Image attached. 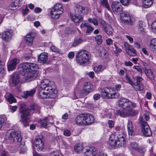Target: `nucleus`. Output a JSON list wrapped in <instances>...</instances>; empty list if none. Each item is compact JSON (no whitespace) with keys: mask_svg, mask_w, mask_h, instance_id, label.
Instances as JSON below:
<instances>
[{"mask_svg":"<svg viewBox=\"0 0 156 156\" xmlns=\"http://www.w3.org/2000/svg\"><path fill=\"white\" fill-rule=\"evenodd\" d=\"M38 97L40 99L55 98L58 94L54 82L48 79L41 81L40 87H38Z\"/></svg>","mask_w":156,"mask_h":156,"instance_id":"nucleus-1","label":"nucleus"},{"mask_svg":"<svg viewBox=\"0 0 156 156\" xmlns=\"http://www.w3.org/2000/svg\"><path fill=\"white\" fill-rule=\"evenodd\" d=\"M40 111V107L37 105L32 104L27 108L25 104H21L19 108L21 118L20 122L25 127L28 126L29 125V116L33 113H39Z\"/></svg>","mask_w":156,"mask_h":156,"instance_id":"nucleus-2","label":"nucleus"},{"mask_svg":"<svg viewBox=\"0 0 156 156\" xmlns=\"http://www.w3.org/2000/svg\"><path fill=\"white\" fill-rule=\"evenodd\" d=\"M37 67V66L33 63H23L21 64L20 73L22 75L25 76L26 80L30 81L37 78V73L35 69Z\"/></svg>","mask_w":156,"mask_h":156,"instance_id":"nucleus-3","label":"nucleus"},{"mask_svg":"<svg viewBox=\"0 0 156 156\" xmlns=\"http://www.w3.org/2000/svg\"><path fill=\"white\" fill-rule=\"evenodd\" d=\"M126 135L122 132H116L111 135L109 145L114 148L123 147L126 144Z\"/></svg>","mask_w":156,"mask_h":156,"instance_id":"nucleus-4","label":"nucleus"},{"mask_svg":"<svg viewBox=\"0 0 156 156\" xmlns=\"http://www.w3.org/2000/svg\"><path fill=\"white\" fill-rule=\"evenodd\" d=\"M90 57V53L85 50L80 51L76 55V62L81 65H85L89 61Z\"/></svg>","mask_w":156,"mask_h":156,"instance_id":"nucleus-5","label":"nucleus"},{"mask_svg":"<svg viewBox=\"0 0 156 156\" xmlns=\"http://www.w3.org/2000/svg\"><path fill=\"white\" fill-rule=\"evenodd\" d=\"M130 107L127 109L124 110H117L116 112L118 115L124 118L129 117H133L137 115L138 111L137 110L132 108Z\"/></svg>","mask_w":156,"mask_h":156,"instance_id":"nucleus-6","label":"nucleus"},{"mask_svg":"<svg viewBox=\"0 0 156 156\" xmlns=\"http://www.w3.org/2000/svg\"><path fill=\"white\" fill-rule=\"evenodd\" d=\"M5 139L8 142L12 140L20 143L22 140L20 132L12 131L10 133L8 132L5 136Z\"/></svg>","mask_w":156,"mask_h":156,"instance_id":"nucleus-7","label":"nucleus"},{"mask_svg":"<svg viewBox=\"0 0 156 156\" xmlns=\"http://www.w3.org/2000/svg\"><path fill=\"white\" fill-rule=\"evenodd\" d=\"M118 103L119 106L122 108L119 110H126V109L130 107L135 108L136 106L135 103L132 102L128 99L124 98H120L118 101Z\"/></svg>","mask_w":156,"mask_h":156,"instance_id":"nucleus-8","label":"nucleus"},{"mask_svg":"<svg viewBox=\"0 0 156 156\" xmlns=\"http://www.w3.org/2000/svg\"><path fill=\"white\" fill-rule=\"evenodd\" d=\"M114 88L109 87H105L101 91L102 97L106 99L114 98H115L116 93L115 90Z\"/></svg>","mask_w":156,"mask_h":156,"instance_id":"nucleus-9","label":"nucleus"},{"mask_svg":"<svg viewBox=\"0 0 156 156\" xmlns=\"http://www.w3.org/2000/svg\"><path fill=\"white\" fill-rule=\"evenodd\" d=\"M140 123L142 128V132L146 136H150L152 133L151 129L146 121L142 117H140Z\"/></svg>","mask_w":156,"mask_h":156,"instance_id":"nucleus-10","label":"nucleus"},{"mask_svg":"<svg viewBox=\"0 0 156 156\" xmlns=\"http://www.w3.org/2000/svg\"><path fill=\"white\" fill-rule=\"evenodd\" d=\"M63 12V9L62 4L60 3L56 4L53 7L51 11V16L54 19H58L60 15Z\"/></svg>","mask_w":156,"mask_h":156,"instance_id":"nucleus-11","label":"nucleus"},{"mask_svg":"<svg viewBox=\"0 0 156 156\" xmlns=\"http://www.w3.org/2000/svg\"><path fill=\"white\" fill-rule=\"evenodd\" d=\"M19 62V59L17 58H13L9 60L7 64L8 71L14 70L16 68V65Z\"/></svg>","mask_w":156,"mask_h":156,"instance_id":"nucleus-12","label":"nucleus"},{"mask_svg":"<svg viewBox=\"0 0 156 156\" xmlns=\"http://www.w3.org/2000/svg\"><path fill=\"white\" fill-rule=\"evenodd\" d=\"M97 152L95 148L86 146L84 147L83 155L84 156H94Z\"/></svg>","mask_w":156,"mask_h":156,"instance_id":"nucleus-13","label":"nucleus"},{"mask_svg":"<svg viewBox=\"0 0 156 156\" xmlns=\"http://www.w3.org/2000/svg\"><path fill=\"white\" fill-rule=\"evenodd\" d=\"M121 21L122 23L132 25L134 24L135 20L133 17H131L129 14H126L121 19Z\"/></svg>","mask_w":156,"mask_h":156,"instance_id":"nucleus-14","label":"nucleus"},{"mask_svg":"<svg viewBox=\"0 0 156 156\" xmlns=\"http://www.w3.org/2000/svg\"><path fill=\"white\" fill-rule=\"evenodd\" d=\"M36 35L34 32H30L25 38L26 44L29 46L32 45L33 41Z\"/></svg>","mask_w":156,"mask_h":156,"instance_id":"nucleus-15","label":"nucleus"},{"mask_svg":"<svg viewBox=\"0 0 156 156\" xmlns=\"http://www.w3.org/2000/svg\"><path fill=\"white\" fill-rule=\"evenodd\" d=\"M124 45L126 48V51L127 54L133 56L136 55V51L132 46L126 42L124 43Z\"/></svg>","mask_w":156,"mask_h":156,"instance_id":"nucleus-16","label":"nucleus"},{"mask_svg":"<svg viewBox=\"0 0 156 156\" xmlns=\"http://www.w3.org/2000/svg\"><path fill=\"white\" fill-rule=\"evenodd\" d=\"M74 11L75 14L79 15L84 14L88 12L87 8L80 5L76 6L74 9Z\"/></svg>","mask_w":156,"mask_h":156,"instance_id":"nucleus-17","label":"nucleus"},{"mask_svg":"<svg viewBox=\"0 0 156 156\" xmlns=\"http://www.w3.org/2000/svg\"><path fill=\"white\" fill-rule=\"evenodd\" d=\"M2 39L5 42L10 41L12 39V34L10 30L4 31L1 34Z\"/></svg>","mask_w":156,"mask_h":156,"instance_id":"nucleus-18","label":"nucleus"},{"mask_svg":"<svg viewBox=\"0 0 156 156\" xmlns=\"http://www.w3.org/2000/svg\"><path fill=\"white\" fill-rule=\"evenodd\" d=\"M34 144L38 150H41L44 147V144L42 139L40 136L36 137Z\"/></svg>","mask_w":156,"mask_h":156,"instance_id":"nucleus-19","label":"nucleus"},{"mask_svg":"<svg viewBox=\"0 0 156 156\" xmlns=\"http://www.w3.org/2000/svg\"><path fill=\"white\" fill-rule=\"evenodd\" d=\"M85 126L92 124L94 122V119L93 115L89 113H84Z\"/></svg>","mask_w":156,"mask_h":156,"instance_id":"nucleus-20","label":"nucleus"},{"mask_svg":"<svg viewBox=\"0 0 156 156\" xmlns=\"http://www.w3.org/2000/svg\"><path fill=\"white\" fill-rule=\"evenodd\" d=\"M84 113L81 114L77 116L75 119L77 125L80 126H85Z\"/></svg>","mask_w":156,"mask_h":156,"instance_id":"nucleus-21","label":"nucleus"},{"mask_svg":"<svg viewBox=\"0 0 156 156\" xmlns=\"http://www.w3.org/2000/svg\"><path fill=\"white\" fill-rule=\"evenodd\" d=\"M48 59V54L45 52H43L38 56V61L39 62L45 63Z\"/></svg>","mask_w":156,"mask_h":156,"instance_id":"nucleus-22","label":"nucleus"},{"mask_svg":"<svg viewBox=\"0 0 156 156\" xmlns=\"http://www.w3.org/2000/svg\"><path fill=\"white\" fill-rule=\"evenodd\" d=\"M111 8L113 12H119L121 10V6L119 2L115 1L112 3Z\"/></svg>","mask_w":156,"mask_h":156,"instance_id":"nucleus-23","label":"nucleus"},{"mask_svg":"<svg viewBox=\"0 0 156 156\" xmlns=\"http://www.w3.org/2000/svg\"><path fill=\"white\" fill-rule=\"evenodd\" d=\"M71 16L72 21L75 23L80 22L83 20V17L82 15L75 14L73 16L71 15Z\"/></svg>","mask_w":156,"mask_h":156,"instance_id":"nucleus-24","label":"nucleus"},{"mask_svg":"<svg viewBox=\"0 0 156 156\" xmlns=\"http://www.w3.org/2000/svg\"><path fill=\"white\" fill-rule=\"evenodd\" d=\"M93 87L90 83H86L83 87L84 93L88 94L92 90Z\"/></svg>","mask_w":156,"mask_h":156,"instance_id":"nucleus-25","label":"nucleus"},{"mask_svg":"<svg viewBox=\"0 0 156 156\" xmlns=\"http://www.w3.org/2000/svg\"><path fill=\"white\" fill-rule=\"evenodd\" d=\"M84 147L82 144H77L74 147L75 151L77 153H80L82 152L83 154Z\"/></svg>","mask_w":156,"mask_h":156,"instance_id":"nucleus-26","label":"nucleus"},{"mask_svg":"<svg viewBox=\"0 0 156 156\" xmlns=\"http://www.w3.org/2000/svg\"><path fill=\"white\" fill-rule=\"evenodd\" d=\"M12 83L16 86L20 82L19 75L17 73H15L12 77Z\"/></svg>","mask_w":156,"mask_h":156,"instance_id":"nucleus-27","label":"nucleus"},{"mask_svg":"<svg viewBox=\"0 0 156 156\" xmlns=\"http://www.w3.org/2000/svg\"><path fill=\"white\" fill-rule=\"evenodd\" d=\"M35 88L31 89L30 91H27L24 92V98H27L28 97H32L34 95L36 92Z\"/></svg>","mask_w":156,"mask_h":156,"instance_id":"nucleus-28","label":"nucleus"},{"mask_svg":"<svg viewBox=\"0 0 156 156\" xmlns=\"http://www.w3.org/2000/svg\"><path fill=\"white\" fill-rule=\"evenodd\" d=\"M150 50L153 51H156V38H153L151 40L149 44Z\"/></svg>","mask_w":156,"mask_h":156,"instance_id":"nucleus-29","label":"nucleus"},{"mask_svg":"<svg viewBox=\"0 0 156 156\" xmlns=\"http://www.w3.org/2000/svg\"><path fill=\"white\" fill-rule=\"evenodd\" d=\"M103 30L108 35H112L113 30L112 27L110 25H108Z\"/></svg>","mask_w":156,"mask_h":156,"instance_id":"nucleus-30","label":"nucleus"},{"mask_svg":"<svg viewBox=\"0 0 156 156\" xmlns=\"http://www.w3.org/2000/svg\"><path fill=\"white\" fill-rule=\"evenodd\" d=\"M154 0H143V6L145 8L150 7L153 4Z\"/></svg>","mask_w":156,"mask_h":156,"instance_id":"nucleus-31","label":"nucleus"},{"mask_svg":"<svg viewBox=\"0 0 156 156\" xmlns=\"http://www.w3.org/2000/svg\"><path fill=\"white\" fill-rule=\"evenodd\" d=\"M119 44L116 42L114 44V46L113 47V49H114L115 53L116 56L118 55L119 53L121 52L122 50L119 47Z\"/></svg>","mask_w":156,"mask_h":156,"instance_id":"nucleus-32","label":"nucleus"},{"mask_svg":"<svg viewBox=\"0 0 156 156\" xmlns=\"http://www.w3.org/2000/svg\"><path fill=\"white\" fill-rule=\"evenodd\" d=\"M100 4L101 6L105 7L108 10H111V9L107 0H100Z\"/></svg>","mask_w":156,"mask_h":156,"instance_id":"nucleus-33","label":"nucleus"},{"mask_svg":"<svg viewBox=\"0 0 156 156\" xmlns=\"http://www.w3.org/2000/svg\"><path fill=\"white\" fill-rule=\"evenodd\" d=\"M144 22L142 21H139L138 26L139 31L142 34H145L144 25Z\"/></svg>","mask_w":156,"mask_h":156,"instance_id":"nucleus-34","label":"nucleus"},{"mask_svg":"<svg viewBox=\"0 0 156 156\" xmlns=\"http://www.w3.org/2000/svg\"><path fill=\"white\" fill-rule=\"evenodd\" d=\"M144 72L146 75L149 79L151 80L154 79V75L151 70L145 69L144 70Z\"/></svg>","mask_w":156,"mask_h":156,"instance_id":"nucleus-35","label":"nucleus"},{"mask_svg":"<svg viewBox=\"0 0 156 156\" xmlns=\"http://www.w3.org/2000/svg\"><path fill=\"white\" fill-rule=\"evenodd\" d=\"M127 128L129 134L132 136L133 133V129L132 123L131 122L129 121L127 124Z\"/></svg>","mask_w":156,"mask_h":156,"instance_id":"nucleus-36","label":"nucleus"},{"mask_svg":"<svg viewBox=\"0 0 156 156\" xmlns=\"http://www.w3.org/2000/svg\"><path fill=\"white\" fill-rule=\"evenodd\" d=\"M18 2L19 0H15V1L9 6V9L11 10H14L15 8L19 6Z\"/></svg>","mask_w":156,"mask_h":156,"instance_id":"nucleus-37","label":"nucleus"},{"mask_svg":"<svg viewBox=\"0 0 156 156\" xmlns=\"http://www.w3.org/2000/svg\"><path fill=\"white\" fill-rule=\"evenodd\" d=\"M7 101L9 103V104H11L13 103H15L16 102V100L15 98L14 97L13 95L12 94H10L6 98Z\"/></svg>","mask_w":156,"mask_h":156,"instance_id":"nucleus-38","label":"nucleus"},{"mask_svg":"<svg viewBox=\"0 0 156 156\" xmlns=\"http://www.w3.org/2000/svg\"><path fill=\"white\" fill-rule=\"evenodd\" d=\"M26 147L24 142H23L20 144L19 150L20 153H24L26 151Z\"/></svg>","mask_w":156,"mask_h":156,"instance_id":"nucleus-39","label":"nucleus"},{"mask_svg":"<svg viewBox=\"0 0 156 156\" xmlns=\"http://www.w3.org/2000/svg\"><path fill=\"white\" fill-rule=\"evenodd\" d=\"M83 41V40L81 38L75 39L72 45L73 46L75 47L81 43Z\"/></svg>","mask_w":156,"mask_h":156,"instance_id":"nucleus-40","label":"nucleus"},{"mask_svg":"<svg viewBox=\"0 0 156 156\" xmlns=\"http://www.w3.org/2000/svg\"><path fill=\"white\" fill-rule=\"evenodd\" d=\"M39 123L41 126L45 127L47 125L48 119L45 118L42 120H41L39 121Z\"/></svg>","mask_w":156,"mask_h":156,"instance_id":"nucleus-41","label":"nucleus"},{"mask_svg":"<svg viewBox=\"0 0 156 156\" xmlns=\"http://www.w3.org/2000/svg\"><path fill=\"white\" fill-rule=\"evenodd\" d=\"M88 21L89 22L93 23L95 26H97L98 25L97 20L95 18H89L88 20Z\"/></svg>","mask_w":156,"mask_h":156,"instance_id":"nucleus-42","label":"nucleus"},{"mask_svg":"<svg viewBox=\"0 0 156 156\" xmlns=\"http://www.w3.org/2000/svg\"><path fill=\"white\" fill-rule=\"evenodd\" d=\"M131 147L134 150L140 151L139 149L137 147V144L135 142L132 143L130 144Z\"/></svg>","mask_w":156,"mask_h":156,"instance_id":"nucleus-43","label":"nucleus"},{"mask_svg":"<svg viewBox=\"0 0 156 156\" xmlns=\"http://www.w3.org/2000/svg\"><path fill=\"white\" fill-rule=\"evenodd\" d=\"M126 77L127 82L133 87L134 86V85H136V84H134L131 79L127 75L126 76Z\"/></svg>","mask_w":156,"mask_h":156,"instance_id":"nucleus-44","label":"nucleus"},{"mask_svg":"<svg viewBox=\"0 0 156 156\" xmlns=\"http://www.w3.org/2000/svg\"><path fill=\"white\" fill-rule=\"evenodd\" d=\"M102 69V66L99 65L98 66L95 67L94 70L95 72L97 73L101 71Z\"/></svg>","mask_w":156,"mask_h":156,"instance_id":"nucleus-45","label":"nucleus"},{"mask_svg":"<svg viewBox=\"0 0 156 156\" xmlns=\"http://www.w3.org/2000/svg\"><path fill=\"white\" fill-rule=\"evenodd\" d=\"M95 39L97 42L98 44H101L102 41L101 39V36L100 35H98L95 37Z\"/></svg>","mask_w":156,"mask_h":156,"instance_id":"nucleus-46","label":"nucleus"},{"mask_svg":"<svg viewBox=\"0 0 156 156\" xmlns=\"http://www.w3.org/2000/svg\"><path fill=\"white\" fill-rule=\"evenodd\" d=\"M143 80V78L140 76H138L137 77L136 80V85H134V86H137L138 85L140 84V81H141Z\"/></svg>","mask_w":156,"mask_h":156,"instance_id":"nucleus-47","label":"nucleus"},{"mask_svg":"<svg viewBox=\"0 0 156 156\" xmlns=\"http://www.w3.org/2000/svg\"><path fill=\"white\" fill-rule=\"evenodd\" d=\"M49 156H59V152L57 151L51 152L49 154Z\"/></svg>","mask_w":156,"mask_h":156,"instance_id":"nucleus-48","label":"nucleus"},{"mask_svg":"<svg viewBox=\"0 0 156 156\" xmlns=\"http://www.w3.org/2000/svg\"><path fill=\"white\" fill-rule=\"evenodd\" d=\"M151 28L153 32L156 33V20L152 23Z\"/></svg>","mask_w":156,"mask_h":156,"instance_id":"nucleus-49","label":"nucleus"},{"mask_svg":"<svg viewBox=\"0 0 156 156\" xmlns=\"http://www.w3.org/2000/svg\"><path fill=\"white\" fill-rule=\"evenodd\" d=\"M121 2L124 5H126L129 3L130 0H120Z\"/></svg>","mask_w":156,"mask_h":156,"instance_id":"nucleus-50","label":"nucleus"},{"mask_svg":"<svg viewBox=\"0 0 156 156\" xmlns=\"http://www.w3.org/2000/svg\"><path fill=\"white\" fill-rule=\"evenodd\" d=\"M64 134L66 136H69L71 135V132L68 129L65 130L64 131Z\"/></svg>","mask_w":156,"mask_h":156,"instance_id":"nucleus-51","label":"nucleus"},{"mask_svg":"<svg viewBox=\"0 0 156 156\" xmlns=\"http://www.w3.org/2000/svg\"><path fill=\"white\" fill-rule=\"evenodd\" d=\"M100 23L103 27V29L109 25L103 20H101L100 22Z\"/></svg>","mask_w":156,"mask_h":156,"instance_id":"nucleus-52","label":"nucleus"},{"mask_svg":"<svg viewBox=\"0 0 156 156\" xmlns=\"http://www.w3.org/2000/svg\"><path fill=\"white\" fill-rule=\"evenodd\" d=\"M133 68L136 69L140 73H142L143 71L141 67L139 66H135L133 67Z\"/></svg>","mask_w":156,"mask_h":156,"instance_id":"nucleus-53","label":"nucleus"},{"mask_svg":"<svg viewBox=\"0 0 156 156\" xmlns=\"http://www.w3.org/2000/svg\"><path fill=\"white\" fill-rule=\"evenodd\" d=\"M5 119L3 118L0 117V129L2 125L5 124Z\"/></svg>","mask_w":156,"mask_h":156,"instance_id":"nucleus-54","label":"nucleus"},{"mask_svg":"<svg viewBox=\"0 0 156 156\" xmlns=\"http://www.w3.org/2000/svg\"><path fill=\"white\" fill-rule=\"evenodd\" d=\"M108 123L109 127L110 128H112L114 126V122L112 120H108Z\"/></svg>","mask_w":156,"mask_h":156,"instance_id":"nucleus-55","label":"nucleus"},{"mask_svg":"<svg viewBox=\"0 0 156 156\" xmlns=\"http://www.w3.org/2000/svg\"><path fill=\"white\" fill-rule=\"evenodd\" d=\"M87 28V32L88 33H89L93 31L94 29V28L90 25H88Z\"/></svg>","mask_w":156,"mask_h":156,"instance_id":"nucleus-56","label":"nucleus"},{"mask_svg":"<svg viewBox=\"0 0 156 156\" xmlns=\"http://www.w3.org/2000/svg\"><path fill=\"white\" fill-rule=\"evenodd\" d=\"M106 44L108 45L112 44L113 43V40L111 38H108L106 40Z\"/></svg>","mask_w":156,"mask_h":156,"instance_id":"nucleus-57","label":"nucleus"},{"mask_svg":"<svg viewBox=\"0 0 156 156\" xmlns=\"http://www.w3.org/2000/svg\"><path fill=\"white\" fill-rule=\"evenodd\" d=\"M29 10L27 7H26L24 9H23L22 11V12L24 15L27 14L29 12Z\"/></svg>","mask_w":156,"mask_h":156,"instance_id":"nucleus-58","label":"nucleus"},{"mask_svg":"<svg viewBox=\"0 0 156 156\" xmlns=\"http://www.w3.org/2000/svg\"><path fill=\"white\" fill-rule=\"evenodd\" d=\"M134 47L135 48L139 49L141 48V45L140 44L138 43L137 42H134Z\"/></svg>","mask_w":156,"mask_h":156,"instance_id":"nucleus-59","label":"nucleus"},{"mask_svg":"<svg viewBox=\"0 0 156 156\" xmlns=\"http://www.w3.org/2000/svg\"><path fill=\"white\" fill-rule=\"evenodd\" d=\"M51 49L53 51L55 52H58V49L54 46H52L51 47Z\"/></svg>","mask_w":156,"mask_h":156,"instance_id":"nucleus-60","label":"nucleus"},{"mask_svg":"<svg viewBox=\"0 0 156 156\" xmlns=\"http://www.w3.org/2000/svg\"><path fill=\"white\" fill-rule=\"evenodd\" d=\"M74 53L73 52H70L68 55V57L70 58H73L74 57Z\"/></svg>","mask_w":156,"mask_h":156,"instance_id":"nucleus-61","label":"nucleus"},{"mask_svg":"<svg viewBox=\"0 0 156 156\" xmlns=\"http://www.w3.org/2000/svg\"><path fill=\"white\" fill-rule=\"evenodd\" d=\"M93 98L94 100H98L100 98V95L99 94H96L94 95Z\"/></svg>","mask_w":156,"mask_h":156,"instance_id":"nucleus-62","label":"nucleus"},{"mask_svg":"<svg viewBox=\"0 0 156 156\" xmlns=\"http://www.w3.org/2000/svg\"><path fill=\"white\" fill-rule=\"evenodd\" d=\"M126 37L127 38L131 43H133V40L132 37L128 35H126Z\"/></svg>","mask_w":156,"mask_h":156,"instance_id":"nucleus-63","label":"nucleus"},{"mask_svg":"<svg viewBox=\"0 0 156 156\" xmlns=\"http://www.w3.org/2000/svg\"><path fill=\"white\" fill-rule=\"evenodd\" d=\"M41 9L39 7H36L34 11L35 12L38 13L40 12L41 11Z\"/></svg>","mask_w":156,"mask_h":156,"instance_id":"nucleus-64","label":"nucleus"}]
</instances>
